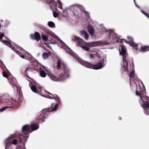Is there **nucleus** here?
I'll return each instance as SVG.
<instances>
[{
    "label": "nucleus",
    "instance_id": "obj_25",
    "mask_svg": "<svg viewBox=\"0 0 149 149\" xmlns=\"http://www.w3.org/2000/svg\"><path fill=\"white\" fill-rule=\"evenodd\" d=\"M48 26L54 28L55 27L54 23L52 22H49L48 23Z\"/></svg>",
    "mask_w": 149,
    "mask_h": 149
},
{
    "label": "nucleus",
    "instance_id": "obj_13",
    "mask_svg": "<svg viewBox=\"0 0 149 149\" xmlns=\"http://www.w3.org/2000/svg\"><path fill=\"white\" fill-rule=\"evenodd\" d=\"M31 38L33 40H36L37 41L40 40L41 38L39 33L37 31L35 32L34 34H32L30 35Z\"/></svg>",
    "mask_w": 149,
    "mask_h": 149
},
{
    "label": "nucleus",
    "instance_id": "obj_32",
    "mask_svg": "<svg viewBox=\"0 0 149 149\" xmlns=\"http://www.w3.org/2000/svg\"><path fill=\"white\" fill-rule=\"evenodd\" d=\"M3 76L6 78H7L8 77V75L7 74V72L5 71H3Z\"/></svg>",
    "mask_w": 149,
    "mask_h": 149
},
{
    "label": "nucleus",
    "instance_id": "obj_19",
    "mask_svg": "<svg viewBox=\"0 0 149 149\" xmlns=\"http://www.w3.org/2000/svg\"><path fill=\"white\" fill-rule=\"evenodd\" d=\"M81 35L84 37L85 39L86 40H88L89 38V35L86 31L83 30L81 31Z\"/></svg>",
    "mask_w": 149,
    "mask_h": 149
},
{
    "label": "nucleus",
    "instance_id": "obj_39",
    "mask_svg": "<svg viewBox=\"0 0 149 149\" xmlns=\"http://www.w3.org/2000/svg\"><path fill=\"white\" fill-rule=\"evenodd\" d=\"M50 43L52 44H56V43L55 42H50Z\"/></svg>",
    "mask_w": 149,
    "mask_h": 149
},
{
    "label": "nucleus",
    "instance_id": "obj_34",
    "mask_svg": "<svg viewBox=\"0 0 149 149\" xmlns=\"http://www.w3.org/2000/svg\"><path fill=\"white\" fill-rule=\"evenodd\" d=\"M7 109V107L6 106L3 107L0 109V111L2 112Z\"/></svg>",
    "mask_w": 149,
    "mask_h": 149
},
{
    "label": "nucleus",
    "instance_id": "obj_5",
    "mask_svg": "<svg viewBox=\"0 0 149 149\" xmlns=\"http://www.w3.org/2000/svg\"><path fill=\"white\" fill-rule=\"evenodd\" d=\"M64 71L65 72V73H61L59 77L55 76L52 74L49 75V77L51 79L54 81H62L66 78L68 77H69V69L67 68L64 65Z\"/></svg>",
    "mask_w": 149,
    "mask_h": 149
},
{
    "label": "nucleus",
    "instance_id": "obj_7",
    "mask_svg": "<svg viewBox=\"0 0 149 149\" xmlns=\"http://www.w3.org/2000/svg\"><path fill=\"white\" fill-rule=\"evenodd\" d=\"M71 9L74 15L76 16H79L80 13V10H83L86 15L88 14V13L85 10L84 7L79 5H74L71 7Z\"/></svg>",
    "mask_w": 149,
    "mask_h": 149
},
{
    "label": "nucleus",
    "instance_id": "obj_20",
    "mask_svg": "<svg viewBox=\"0 0 149 149\" xmlns=\"http://www.w3.org/2000/svg\"><path fill=\"white\" fill-rule=\"evenodd\" d=\"M39 125L37 124H31L30 126L31 130L32 132L36 130L39 128Z\"/></svg>",
    "mask_w": 149,
    "mask_h": 149
},
{
    "label": "nucleus",
    "instance_id": "obj_37",
    "mask_svg": "<svg viewBox=\"0 0 149 149\" xmlns=\"http://www.w3.org/2000/svg\"><path fill=\"white\" fill-rule=\"evenodd\" d=\"M20 56L22 58H24L25 57V56L23 55H21Z\"/></svg>",
    "mask_w": 149,
    "mask_h": 149
},
{
    "label": "nucleus",
    "instance_id": "obj_29",
    "mask_svg": "<svg viewBox=\"0 0 149 149\" xmlns=\"http://www.w3.org/2000/svg\"><path fill=\"white\" fill-rule=\"evenodd\" d=\"M57 3L58 5V7L60 8V9H62V3L61 2V1L59 0H58L57 1Z\"/></svg>",
    "mask_w": 149,
    "mask_h": 149
},
{
    "label": "nucleus",
    "instance_id": "obj_38",
    "mask_svg": "<svg viewBox=\"0 0 149 149\" xmlns=\"http://www.w3.org/2000/svg\"><path fill=\"white\" fill-rule=\"evenodd\" d=\"M45 45H46L49 48H50L51 47L49 45H47V43H45Z\"/></svg>",
    "mask_w": 149,
    "mask_h": 149
},
{
    "label": "nucleus",
    "instance_id": "obj_6",
    "mask_svg": "<svg viewBox=\"0 0 149 149\" xmlns=\"http://www.w3.org/2000/svg\"><path fill=\"white\" fill-rule=\"evenodd\" d=\"M104 59L103 58L96 65H93L86 61H84L83 64L88 68L97 70L103 67V64L104 62Z\"/></svg>",
    "mask_w": 149,
    "mask_h": 149
},
{
    "label": "nucleus",
    "instance_id": "obj_42",
    "mask_svg": "<svg viewBox=\"0 0 149 149\" xmlns=\"http://www.w3.org/2000/svg\"><path fill=\"white\" fill-rule=\"evenodd\" d=\"M0 62H1V64H3V63L2 62V61H0Z\"/></svg>",
    "mask_w": 149,
    "mask_h": 149
},
{
    "label": "nucleus",
    "instance_id": "obj_18",
    "mask_svg": "<svg viewBox=\"0 0 149 149\" xmlns=\"http://www.w3.org/2000/svg\"><path fill=\"white\" fill-rule=\"evenodd\" d=\"M29 86L33 92L36 93H39L38 91L37 90L36 87L33 83H31L30 84Z\"/></svg>",
    "mask_w": 149,
    "mask_h": 149
},
{
    "label": "nucleus",
    "instance_id": "obj_33",
    "mask_svg": "<svg viewBox=\"0 0 149 149\" xmlns=\"http://www.w3.org/2000/svg\"><path fill=\"white\" fill-rule=\"evenodd\" d=\"M128 39L129 40L130 43H132L133 41V38L131 37L128 36L127 37Z\"/></svg>",
    "mask_w": 149,
    "mask_h": 149
},
{
    "label": "nucleus",
    "instance_id": "obj_35",
    "mask_svg": "<svg viewBox=\"0 0 149 149\" xmlns=\"http://www.w3.org/2000/svg\"><path fill=\"white\" fill-rule=\"evenodd\" d=\"M4 35L3 33H2L0 32V40H2V38L4 36Z\"/></svg>",
    "mask_w": 149,
    "mask_h": 149
},
{
    "label": "nucleus",
    "instance_id": "obj_14",
    "mask_svg": "<svg viewBox=\"0 0 149 149\" xmlns=\"http://www.w3.org/2000/svg\"><path fill=\"white\" fill-rule=\"evenodd\" d=\"M15 102V101H13L12 102L9 100H7L5 102L6 104V107H7V108H15L14 104Z\"/></svg>",
    "mask_w": 149,
    "mask_h": 149
},
{
    "label": "nucleus",
    "instance_id": "obj_46",
    "mask_svg": "<svg viewBox=\"0 0 149 149\" xmlns=\"http://www.w3.org/2000/svg\"><path fill=\"white\" fill-rule=\"evenodd\" d=\"M111 34H110V36L111 35Z\"/></svg>",
    "mask_w": 149,
    "mask_h": 149
},
{
    "label": "nucleus",
    "instance_id": "obj_36",
    "mask_svg": "<svg viewBox=\"0 0 149 149\" xmlns=\"http://www.w3.org/2000/svg\"><path fill=\"white\" fill-rule=\"evenodd\" d=\"M42 47L45 50H46L47 51L48 50L46 48V47L45 46H43Z\"/></svg>",
    "mask_w": 149,
    "mask_h": 149
},
{
    "label": "nucleus",
    "instance_id": "obj_12",
    "mask_svg": "<svg viewBox=\"0 0 149 149\" xmlns=\"http://www.w3.org/2000/svg\"><path fill=\"white\" fill-rule=\"evenodd\" d=\"M45 2L50 6V7L53 9V8H56L57 4L54 0H45Z\"/></svg>",
    "mask_w": 149,
    "mask_h": 149
},
{
    "label": "nucleus",
    "instance_id": "obj_44",
    "mask_svg": "<svg viewBox=\"0 0 149 149\" xmlns=\"http://www.w3.org/2000/svg\"><path fill=\"white\" fill-rule=\"evenodd\" d=\"M148 113H149V109H148Z\"/></svg>",
    "mask_w": 149,
    "mask_h": 149
},
{
    "label": "nucleus",
    "instance_id": "obj_17",
    "mask_svg": "<svg viewBox=\"0 0 149 149\" xmlns=\"http://www.w3.org/2000/svg\"><path fill=\"white\" fill-rule=\"evenodd\" d=\"M1 40L2 42H4L5 43H7L8 45V46L12 49L15 52H16L18 54L19 52L16 49H15V48L13 46H12L11 43L8 42V41L6 40H3L2 39V40H1Z\"/></svg>",
    "mask_w": 149,
    "mask_h": 149
},
{
    "label": "nucleus",
    "instance_id": "obj_21",
    "mask_svg": "<svg viewBox=\"0 0 149 149\" xmlns=\"http://www.w3.org/2000/svg\"><path fill=\"white\" fill-rule=\"evenodd\" d=\"M148 51H149V46H142L141 47L139 51L145 52Z\"/></svg>",
    "mask_w": 149,
    "mask_h": 149
},
{
    "label": "nucleus",
    "instance_id": "obj_8",
    "mask_svg": "<svg viewBox=\"0 0 149 149\" xmlns=\"http://www.w3.org/2000/svg\"><path fill=\"white\" fill-rule=\"evenodd\" d=\"M23 137L22 136H20L18 138H14L11 139L10 142H9L8 139H6L4 142V143L6 145V148L8 147L10 144L16 145L22 142L23 140H24L23 138Z\"/></svg>",
    "mask_w": 149,
    "mask_h": 149
},
{
    "label": "nucleus",
    "instance_id": "obj_1",
    "mask_svg": "<svg viewBox=\"0 0 149 149\" xmlns=\"http://www.w3.org/2000/svg\"><path fill=\"white\" fill-rule=\"evenodd\" d=\"M74 40L77 41V45H78L86 51H88L91 47L98 46H102L106 45V42H101L99 41L91 42H86L83 39L77 36L74 37Z\"/></svg>",
    "mask_w": 149,
    "mask_h": 149
},
{
    "label": "nucleus",
    "instance_id": "obj_26",
    "mask_svg": "<svg viewBox=\"0 0 149 149\" xmlns=\"http://www.w3.org/2000/svg\"><path fill=\"white\" fill-rule=\"evenodd\" d=\"M130 44L131 46L135 47H136V50H138V45L137 44H136L133 42H132V43H130Z\"/></svg>",
    "mask_w": 149,
    "mask_h": 149
},
{
    "label": "nucleus",
    "instance_id": "obj_45",
    "mask_svg": "<svg viewBox=\"0 0 149 149\" xmlns=\"http://www.w3.org/2000/svg\"><path fill=\"white\" fill-rule=\"evenodd\" d=\"M1 24H0V28H1Z\"/></svg>",
    "mask_w": 149,
    "mask_h": 149
},
{
    "label": "nucleus",
    "instance_id": "obj_10",
    "mask_svg": "<svg viewBox=\"0 0 149 149\" xmlns=\"http://www.w3.org/2000/svg\"><path fill=\"white\" fill-rule=\"evenodd\" d=\"M120 54L122 55L123 61L127 60H128L130 59V58H131V57H128L125 49L123 47H121V51H120Z\"/></svg>",
    "mask_w": 149,
    "mask_h": 149
},
{
    "label": "nucleus",
    "instance_id": "obj_9",
    "mask_svg": "<svg viewBox=\"0 0 149 149\" xmlns=\"http://www.w3.org/2000/svg\"><path fill=\"white\" fill-rule=\"evenodd\" d=\"M32 132L31 127L29 125H26L23 126L22 128V134L20 136H22L24 140L28 138L29 134Z\"/></svg>",
    "mask_w": 149,
    "mask_h": 149
},
{
    "label": "nucleus",
    "instance_id": "obj_3",
    "mask_svg": "<svg viewBox=\"0 0 149 149\" xmlns=\"http://www.w3.org/2000/svg\"><path fill=\"white\" fill-rule=\"evenodd\" d=\"M124 69L125 71L128 72L130 77H133L134 74V66L133 60L132 58L123 61Z\"/></svg>",
    "mask_w": 149,
    "mask_h": 149
},
{
    "label": "nucleus",
    "instance_id": "obj_11",
    "mask_svg": "<svg viewBox=\"0 0 149 149\" xmlns=\"http://www.w3.org/2000/svg\"><path fill=\"white\" fill-rule=\"evenodd\" d=\"M35 69L34 68L28 67L25 70L24 74L26 75L27 77L31 79V78L29 76V75H31L35 71Z\"/></svg>",
    "mask_w": 149,
    "mask_h": 149
},
{
    "label": "nucleus",
    "instance_id": "obj_22",
    "mask_svg": "<svg viewBox=\"0 0 149 149\" xmlns=\"http://www.w3.org/2000/svg\"><path fill=\"white\" fill-rule=\"evenodd\" d=\"M49 94L51 95H52L53 96L54 98H53V97L48 96V97L50 99H56V100H57L58 101V103H59V102H60V101L59 100V98L56 95H52L51 93L48 92V93Z\"/></svg>",
    "mask_w": 149,
    "mask_h": 149
},
{
    "label": "nucleus",
    "instance_id": "obj_24",
    "mask_svg": "<svg viewBox=\"0 0 149 149\" xmlns=\"http://www.w3.org/2000/svg\"><path fill=\"white\" fill-rule=\"evenodd\" d=\"M40 75L42 77H45L46 76V72L43 70H40Z\"/></svg>",
    "mask_w": 149,
    "mask_h": 149
},
{
    "label": "nucleus",
    "instance_id": "obj_2",
    "mask_svg": "<svg viewBox=\"0 0 149 149\" xmlns=\"http://www.w3.org/2000/svg\"><path fill=\"white\" fill-rule=\"evenodd\" d=\"M144 85H143V87H141L140 86H139L140 90L139 91L137 89L135 92L136 95L137 96H140V98L142 101L143 104H141L144 110V112L146 114H148L147 112L149 109V97L147 96H144L146 93L145 88L143 87Z\"/></svg>",
    "mask_w": 149,
    "mask_h": 149
},
{
    "label": "nucleus",
    "instance_id": "obj_40",
    "mask_svg": "<svg viewBox=\"0 0 149 149\" xmlns=\"http://www.w3.org/2000/svg\"><path fill=\"white\" fill-rule=\"evenodd\" d=\"M135 6H136L138 8H139V6L137 5V4H136V3H135Z\"/></svg>",
    "mask_w": 149,
    "mask_h": 149
},
{
    "label": "nucleus",
    "instance_id": "obj_47",
    "mask_svg": "<svg viewBox=\"0 0 149 149\" xmlns=\"http://www.w3.org/2000/svg\"><path fill=\"white\" fill-rule=\"evenodd\" d=\"M1 104V101H0V104Z\"/></svg>",
    "mask_w": 149,
    "mask_h": 149
},
{
    "label": "nucleus",
    "instance_id": "obj_43",
    "mask_svg": "<svg viewBox=\"0 0 149 149\" xmlns=\"http://www.w3.org/2000/svg\"><path fill=\"white\" fill-rule=\"evenodd\" d=\"M134 3H136V1H135V0H134Z\"/></svg>",
    "mask_w": 149,
    "mask_h": 149
},
{
    "label": "nucleus",
    "instance_id": "obj_23",
    "mask_svg": "<svg viewBox=\"0 0 149 149\" xmlns=\"http://www.w3.org/2000/svg\"><path fill=\"white\" fill-rule=\"evenodd\" d=\"M92 52H93V53L89 55V57L90 58L94 59L95 57L98 56V53L97 52L94 51H92Z\"/></svg>",
    "mask_w": 149,
    "mask_h": 149
},
{
    "label": "nucleus",
    "instance_id": "obj_16",
    "mask_svg": "<svg viewBox=\"0 0 149 149\" xmlns=\"http://www.w3.org/2000/svg\"><path fill=\"white\" fill-rule=\"evenodd\" d=\"M87 30L91 36H93L95 30L93 27L91 25L88 24V25Z\"/></svg>",
    "mask_w": 149,
    "mask_h": 149
},
{
    "label": "nucleus",
    "instance_id": "obj_15",
    "mask_svg": "<svg viewBox=\"0 0 149 149\" xmlns=\"http://www.w3.org/2000/svg\"><path fill=\"white\" fill-rule=\"evenodd\" d=\"M63 65H64V66H65V67H66L68 69V68L67 67V66L65 64L63 63H61L60 61L59 60H58V61L57 65V69H58V70L60 68L61 66V68H62L63 70V73H65V72L64 71V67Z\"/></svg>",
    "mask_w": 149,
    "mask_h": 149
},
{
    "label": "nucleus",
    "instance_id": "obj_4",
    "mask_svg": "<svg viewBox=\"0 0 149 149\" xmlns=\"http://www.w3.org/2000/svg\"><path fill=\"white\" fill-rule=\"evenodd\" d=\"M58 107V104H56L55 105L54 108L47 109L45 110V111H44L43 112L37 117L36 119V123H41L44 122V119L47 117L49 112L56 110Z\"/></svg>",
    "mask_w": 149,
    "mask_h": 149
},
{
    "label": "nucleus",
    "instance_id": "obj_31",
    "mask_svg": "<svg viewBox=\"0 0 149 149\" xmlns=\"http://www.w3.org/2000/svg\"><path fill=\"white\" fill-rule=\"evenodd\" d=\"M53 15L54 17H57L58 16V13L54 11L53 12Z\"/></svg>",
    "mask_w": 149,
    "mask_h": 149
},
{
    "label": "nucleus",
    "instance_id": "obj_41",
    "mask_svg": "<svg viewBox=\"0 0 149 149\" xmlns=\"http://www.w3.org/2000/svg\"><path fill=\"white\" fill-rule=\"evenodd\" d=\"M15 104V107H16L17 106V103H16V104H15V103H14Z\"/></svg>",
    "mask_w": 149,
    "mask_h": 149
},
{
    "label": "nucleus",
    "instance_id": "obj_30",
    "mask_svg": "<svg viewBox=\"0 0 149 149\" xmlns=\"http://www.w3.org/2000/svg\"><path fill=\"white\" fill-rule=\"evenodd\" d=\"M141 11L143 14L146 16L149 19V15L148 13L145 12L143 10H141Z\"/></svg>",
    "mask_w": 149,
    "mask_h": 149
},
{
    "label": "nucleus",
    "instance_id": "obj_28",
    "mask_svg": "<svg viewBox=\"0 0 149 149\" xmlns=\"http://www.w3.org/2000/svg\"><path fill=\"white\" fill-rule=\"evenodd\" d=\"M43 56L45 59L47 58L49 56L47 52H44L43 54Z\"/></svg>",
    "mask_w": 149,
    "mask_h": 149
},
{
    "label": "nucleus",
    "instance_id": "obj_27",
    "mask_svg": "<svg viewBox=\"0 0 149 149\" xmlns=\"http://www.w3.org/2000/svg\"><path fill=\"white\" fill-rule=\"evenodd\" d=\"M42 40L45 41H46L48 40V37L45 35H42Z\"/></svg>",
    "mask_w": 149,
    "mask_h": 149
}]
</instances>
